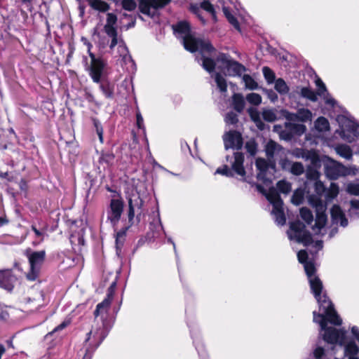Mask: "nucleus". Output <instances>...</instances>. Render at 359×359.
<instances>
[{"mask_svg":"<svg viewBox=\"0 0 359 359\" xmlns=\"http://www.w3.org/2000/svg\"><path fill=\"white\" fill-rule=\"evenodd\" d=\"M297 257L299 262L304 264L311 292L313 294L319 304L320 310L323 312V315L330 323L335 325H340L342 323V320L336 312L333 304L327 297L325 292H323V286L322 281L316 274V269L314 264L311 261H307V252L304 250L299 251Z\"/></svg>","mask_w":359,"mask_h":359,"instance_id":"1","label":"nucleus"},{"mask_svg":"<svg viewBox=\"0 0 359 359\" xmlns=\"http://www.w3.org/2000/svg\"><path fill=\"white\" fill-rule=\"evenodd\" d=\"M173 29L178 38L182 39V42L186 50L190 52L198 51L201 57H197L198 62L201 61V65L209 73H212L215 66L213 60L209 58V55H212L215 52V48L208 40L201 38H196L191 34L189 25L186 22H180L173 26Z\"/></svg>","mask_w":359,"mask_h":359,"instance_id":"2","label":"nucleus"},{"mask_svg":"<svg viewBox=\"0 0 359 359\" xmlns=\"http://www.w3.org/2000/svg\"><path fill=\"white\" fill-rule=\"evenodd\" d=\"M115 286L116 283H113L109 288L107 297L96 306L94 311L95 318L97 320L100 317L101 325L93 327L92 330L87 334L85 342L88 344L89 346L86 348L83 359H91L93 353L100 345L109 332L107 318Z\"/></svg>","mask_w":359,"mask_h":359,"instance_id":"3","label":"nucleus"},{"mask_svg":"<svg viewBox=\"0 0 359 359\" xmlns=\"http://www.w3.org/2000/svg\"><path fill=\"white\" fill-rule=\"evenodd\" d=\"M117 16L113 13H108L107 14L106 23L104 25V32L106 34L111 38V43L109 48L113 50L116 46H118V50L120 56L122 57L123 60L126 63L128 62L134 65L131 56L129 55L128 48L122 39L121 36L118 35L116 27Z\"/></svg>","mask_w":359,"mask_h":359,"instance_id":"4","label":"nucleus"},{"mask_svg":"<svg viewBox=\"0 0 359 359\" xmlns=\"http://www.w3.org/2000/svg\"><path fill=\"white\" fill-rule=\"evenodd\" d=\"M313 322L318 323L321 331H324L323 339L330 344H339L344 345L346 342V331L342 329L338 330L332 327H327V320L325 317L316 311L313 312Z\"/></svg>","mask_w":359,"mask_h":359,"instance_id":"5","label":"nucleus"},{"mask_svg":"<svg viewBox=\"0 0 359 359\" xmlns=\"http://www.w3.org/2000/svg\"><path fill=\"white\" fill-rule=\"evenodd\" d=\"M244 154L242 152L236 151L233 156H226V159L229 165H225L218 168L215 174H220L226 177H233L234 174L244 178L245 170L243 166Z\"/></svg>","mask_w":359,"mask_h":359,"instance_id":"6","label":"nucleus"},{"mask_svg":"<svg viewBox=\"0 0 359 359\" xmlns=\"http://www.w3.org/2000/svg\"><path fill=\"white\" fill-rule=\"evenodd\" d=\"M216 51L212 53V55H209V58L216 55ZM213 60H215L213 59ZM217 68L223 72L226 76H241L245 71V67L235 60L231 59L230 56L225 53H219L216 56V62L214 61ZM215 68L214 69H215Z\"/></svg>","mask_w":359,"mask_h":359,"instance_id":"7","label":"nucleus"},{"mask_svg":"<svg viewBox=\"0 0 359 359\" xmlns=\"http://www.w3.org/2000/svg\"><path fill=\"white\" fill-rule=\"evenodd\" d=\"M23 255L27 258L29 265L26 278L28 280L34 281L39 277L42 265L46 259V251H34L28 248L25 250Z\"/></svg>","mask_w":359,"mask_h":359,"instance_id":"8","label":"nucleus"},{"mask_svg":"<svg viewBox=\"0 0 359 359\" xmlns=\"http://www.w3.org/2000/svg\"><path fill=\"white\" fill-rule=\"evenodd\" d=\"M287 235L290 240L308 246L313 243L311 234L306 229L304 224L299 221L292 222Z\"/></svg>","mask_w":359,"mask_h":359,"instance_id":"9","label":"nucleus"},{"mask_svg":"<svg viewBox=\"0 0 359 359\" xmlns=\"http://www.w3.org/2000/svg\"><path fill=\"white\" fill-rule=\"evenodd\" d=\"M267 200L273 205L271 213L274 215L275 222L278 225L283 226L286 222V218L283 211V202L279 194L275 188H271L265 194Z\"/></svg>","mask_w":359,"mask_h":359,"instance_id":"10","label":"nucleus"},{"mask_svg":"<svg viewBox=\"0 0 359 359\" xmlns=\"http://www.w3.org/2000/svg\"><path fill=\"white\" fill-rule=\"evenodd\" d=\"M90 65L87 67L86 69L93 82L100 83L101 79L105 72L107 63L102 58L96 57L93 53H90Z\"/></svg>","mask_w":359,"mask_h":359,"instance_id":"11","label":"nucleus"},{"mask_svg":"<svg viewBox=\"0 0 359 359\" xmlns=\"http://www.w3.org/2000/svg\"><path fill=\"white\" fill-rule=\"evenodd\" d=\"M310 204L316 208V217L315 226L313 229H318L316 233H319L320 230L324 228L327 222V215H325L326 205L322 199L317 197H311L310 198Z\"/></svg>","mask_w":359,"mask_h":359,"instance_id":"12","label":"nucleus"},{"mask_svg":"<svg viewBox=\"0 0 359 359\" xmlns=\"http://www.w3.org/2000/svg\"><path fill=\"white\" fill-rule=\"evenodd\" d=\"M170 0H140V11L150 17L154 18L158 15L159 9L164 8Z\"/></svg>","mask_w":359,"mask_h":359,"instance_id":"13","label":"nucleus"},{"mask_svg":"<svg viewBox=\"0 0 359 359\" xmlns=\"http://www.w3.org/2000/svg\"><path fill=\"white\" fill-rule=\"evenodd\" d=\"M326 176L331 180H336L348 174V170L341 163L332 159H328L324 165Z\"/></svg>","mask_w":359,"mask_h":359,"instance_id":"14","label":"nucleus"},{"mask_svg":"<svg viewBox=\"0 0 359 359\" xmlns=\"http://www.w3.org/2000/svg\"><path fill=\"white\" fill-rule=\"evenodd\" d=\"M128 220L133 223L135 215L137 214V219H140V216L143 214L142 205L143 201L138 193L132 194L128 197Z\"/></svg>","mask_w":359,"mask_h":359,"instance_id":"15","label":"nucleus"},{"mask_svg":"<svg viewBox=\"0 0 359 359\" xmlns=\"http://www.w3.org/2000/svg\"><path fill=\"white\" fill-rule=\"evenodd\" d=\"M123 210V202L121 199H111L107 211V219L115 226L121 219Z\"/></svg>","mask_w":359,"mask_h":359,"instance_id":"16","label":"nucleus"},{"mask_svg":"<svg viewBox=\"0 0 359 359\" xmlns=\"http://www.w3.org/2000/svg\"><path fill=\"white\" fill-rule=\"evenodd\" d=\"M265 151L269 161L273 165H275L276 161H282V157L285 156L284 149L272 140L266 144Z\"/></svg>","mask_w":359,"mask_h":359,"instance_id":"17","label":"nucleus"},{"mask_svg":"<svg viewBox=\"0 0 359 359\" xmlns=\"http://www.w3.org/2000/svg\"><path fill=\"white\" fill-rule=\"evenodd\" d=\"M339 121L341 128V136L344 139L349 142L353 141V138L346 137V132L352 133L353 136H359V124L358 123L345 116L340 117Z\"/></svg>","mask_w":359,"mask_h":359,"instance_id":"18","label":"nucleus"},{"mask_svg":"<svg viewBox=\"0 0 359 359\" xmlns=\"http://www.w3.org/2000/svg\"><path fill=\"white\" fill-rule=\"evenodd\" d=\"M224 148L240 149L243 147V138L241 134L236 130H230L223 136Z\"/></svg>","mask_w":359,"mask_h":359,"instance_id":"19","label":"nucleus"},{"mask_svg":"<svg viewBox=\"0 0 359 359\" xmlns=\"http://www.w3.org/2000/svg\"><path fill=\"white\" fill-rule=\"evenodd\" d=\"M17 281L18 278L11 270H0V287L11 292Z\"/></svg>","mask_w":359,"mask_h":359,"instance_id":"20","label":"nucleus"},{"mask_svg":"<svg viewBox=\"0 0 359 359\" xmlns=\"http://www.w3.org/2000/svg\"><path fill=\"white\" fill-rule=\"evenodd\" d=\"M331 219L333 224H339L340 226L346 227L348 225V219L345 217L344 212L337 205L332 206L330 210Z\"/></svg>","mask_w":359,"mask_h":359,"instance_id":"21","label":"nucleus"},{"mask_svg":"<svg viewBox=\"0 0 359 359\" xmlns=\"http://www.w3.org/2000/svg\"><path fill=\"white\" fill-rule=\"evenodd\" d=\"M316 85L318 88L316 95L323 97L326 104H330L333 107L336 102L333 98L330 97V95L328 93L327 88L323 81L318 78L316 80Z\"/></svg>","mask_w":359,"mask_h":359,"instance_id":"22","label":"nucleus"},{"mask_svg":"<svg viewBox=\"0 0 359 359\" xmlns=\"http://www.w3.org/2000/svg\"><path fill=\"white\" fill-rule=\"evenodd\" d=\"M282 167L284 169L289 168L290 172L294 175H301L304 172V167L300 162H291L287 160L282 161Z\"/></svg>","mask_w":359,"mask_h":359,"instance_id":"23","label":"nucleus"},{"mask_svg":"<svg viewBox=\"0 0 359 359\" xmlns=\"http://www.w3.org/2000/svg\"><path fill=\"white\" fill-rule=\"evenodd\" d=\"M27 304H32V310L37 311L44 305V294L42 291L37 292L33 298L28 297L25 299Z\"/></svg>","mask_w":359,"mask_h":359,"instance_id":"24","label":"nucleus"},{"mask_svg":"<svg viewBox=\"0 0 359 359\" xmlns=\"http://www.w3.org/2000/svg\"><path fill=\"white\" fill-rule=\"evenodd\" d=\"M269 164L267 161L263 158H257L256 160V167L259 170L257 177L258 180L266 182L269 179L266 177V171L268 169Z\"/></svg>","mask_w":359,"mask_h":359,"instance_id":"25","label":"nucleus"},{"mask_svg":"<svg viewBox=\"0 0 359 359\" xmlns=\"http://www.w3.org/2000/svg\"><path fill=\"white\" fill-rule=\"evenodd\" d=\"M285 126L290 129L294 136H301L306 130V126L301 123L285 122Z\"/></svg>","mask_w":359,"mask_h":359,"instance_id":"26","label":"nucleus"},{"mask_svg":"<svg viewBox=\"0 0 359 359\" xmlns=\"http://www.w3.org/2000/svg\"><path fill=\"white\" fill-rule=\"evenodd\" d=\"M115 160L114 154L111 151L102 152L99 158L98 162L104 167L113 165Z\"/></svg>","mask_w":359,"mask_h":359,"instance_id":"27","label":"nucleus"},{"mask_svg":"<svg viewBox=\"0 0 359 359\" xmlns=\"http://www.w3.org/2000/svg\"><path fill=\"white\" fill-rule=\"evenodd\" d=\"M100 83V89L104 94L106 98L110 99L114 96V85L110 82L105 81Z\"/></svg>","mask_w":359,"mask_h":359,"instance_id":"28","label":"nucleus"},{"mask_svg":"<svg viewBox=\"0 0 359 359\" xmlns=\"http://www.w3.org/2000/svg\"><path fill=\"white\" fill-rule=\"evenodd\" d=\"M89 4L94 10L102 13L107 12L110 8L109 4L102 0H90Z\"/></svg>","mask_w":359,"mask_h":359,"instance_id":"29","label":"nucleus"},{"mask_svg":"<svg viewBox=\"0 0 359 359\" xmlns=\"http://www.w3.org/2000/svg\"><path fill=\"white\" fill-rule=\"evenodd\" d=\"M298 93L301 97L306 98L312 102H316L318 100L316 93L310 87L300 88Z\"/></svg>","mask_w":359,"mask_h":359,"instance_id":"30","label":"nucleus"},{"mask_svg":"<svg viewBox=\"0 0 359 359\" xmlns=\"http://www.w3.org/2000/svg\"><path fill=\"white\" fill-rule=\"evenodd\" d=\"M306 176L308 181H309L311 182H315L316 181H318V178L320 177V173L316 168H314L313 167H309L306 170ZM309 182H305V188H307V187L309 186Z\"/></svg>","mask_w":359,"mask_h":359,"instance_id":"31","label":"nucleus"},{"mask_svg":"<svg viewBox=\"0 0 359 359\" xmlns=\"http://www.w3.org/2000/svg\"><path fill=\"white\" fill-rule=\"evenodd\" d=\"M233 108L238 112H241L245 107V100L242 95L236 93L233 95Z\"/></svg>","mask_w":359,"mask_h":359,"instance_id":"32","label":"nucleus"},{"mask_svg":"<svg viewBox=\"0 0 359 359\" xmlns=\"http://www.w3.org/2000/svg\"><path fill=\"white\" fill-rule=\"evenodd\" d=\"M337 153L341 157L349 160L352 158L353 153L351 148L345 144L339 145L336 147Z\"/></svg>","mask_w":359,"mask_h":359,"instance_id":"33","label":"nucleus"},{"mask_svg":"<svg viewBox=\"0 0 359 359\" xmlns=\"http://www.w3.org/2000/svg\"><path fill=\"white\" fill-rule=\"evenodd\" d=\"M315 128L320 132H325L328 130L330 128V123L328 120L323 116L318 118L315 121Z\"/></svg>","mask_w":359,"mask_h":359,"instance_id":"34","label":"nucleus"},{"mask_svg":"<svg viewBox=\"0 0 359 359\" xmlns=\"http://www.w3.org/2000/svg\"><path fill=\"white\" fill-rule=\"evenodd\" d=\"M297 113L299 121L301 122L311 121L312 119V113L308 109H305V108L299 109L297 111Z\"/></svg>","mask_w":359,"mask_h":359,"instance_id":"35","label":"nucleus"},{"mask_svg":"<svg viewBox=\"0 0 359 359\" xmlns=\"http://www.w3.org/2000/svg\"><path fill=\"white\" fill-rule=\"evenodd\" d=\"M339 194V187L337 184L332 182L330 188L326 191L325 199L327 201H330L334 199Z\"/></svg>","mask_w":359,"mask_h":359,"instance_id":"36","label":"nucleus"},{"mask_svg":"<svg viewBox=\"0 0 359 359\" xmlns=\"http://www.w3.org/2000/svg\"><path fill=\"white\" fill-rule=\"evenodd\" d=\"M313 187H314V190H315L316 195H311L309 197V202H310V198L311 197H317L319 199H321L320 198L321 196L325 192V187L321 181L318 180V181H316L315 182H313Z\"/></svg>","mask_w":359,"mask_h":359,"instance_id":"37","label":"nucleus"},{"mask_svg":"<svg viewBox=\"0 0 359 359\" xmlns=\"http://www.w3.org/2000/svg\"><path fill=\"white\" fill-rule=\"evenodd\" d=\"M215 76V81L217 83V86L219 90L222 93H225L227 90V85L226 79L223 76L220 74V73H216L214 74Z\"/></svg>","mask_w":359,"mask_h":359,"instance_id":"38","label":"nucleus"},{"mask_svg":"<svg viewBox=\"0 0 359 359\" xmlns=\"http://www.w3.org/2000/svg\"><path fill=\"white\" fill-rule=\"evenodd\" d=\"M275 89L280 94H287L289 92V87L283 79L276 81Z\"/></svg>","mask_w":359,"mask_h":359,"instance_id":"39","label":"nucleus"},{"mask_svg":"<svg viewBox=\"0 0 359 359\" xmlns=\"http://www.w3.org/2000/svg\"><path fill=\"white\" fill-rule=\"evenodd\" d=\"M262 117L264 120L268 122H273L276 120L277 116L273 109H265L262 111Z\"/></svg>","mask_w":359,"mask_h":359,"instance_id":"40","label":"nucleus"},{"mask_svg":"<svg viewBox=\"0 0 359 359\" xmlns=\"http://www.w3.org/2000/svg\"><path fill=\"white\" fill-rule=\"evenodd\" d=\"M300 216L308 224H310L313 220L312 212L306 208L300 209Z\"/></svg>","mask_w":359,"mask_h":359,"instance_id":"41","label":"nucleus"},{"mask_svg":"<svg viewBox=\"0 0 359 359\" xmlns=\"http://www.w3.org/2000/svg\"><path fill=\"white\" fill-rule=\"evenodd\" d=\"M122 8L128 11H133L137 8V3L135 0H120Z\"/></svg>","mask_w":359,"mask_h":359,"instance_id":"42","label":"nucleus"},{"mask_svg":"<svg viewBox=\"0 0 359 359\" xmlns=\"http://www.w3.org/2000/svg\"><path fill=\"white\" fill-rule=\"evenodd\" d=\"M223 12L228 21L238 30H240L239 23L237 19L230 13L227 8H223Z\"/></svg>","mask_w":359,"mask_h":359,"instance_id":"43","label":"nucleus"},{"mask_svg":"<svg viewBox=\"0 0 359 359\" xmlns=\"http://www.w3.org/2000/svg\"><path fill=\"white\" fill-rule=\"evenodd\" d=\"M278 190L283 194H288L291 191V184L285 181L281 180L277 183Z\"/></svg>","mask_w":359,"mask_h":359,"instance_id":"44","label":"nucleus"},{"mask_svg":"<svg viewBox=\"0 0 359 359\" xmlns=\"http://www.w3.org/2000/svg\"><path fill=\"white\" fill-rule=\"evenodd\" d=\"M246 100L249 103L253 105H259L262 102V97L259 94L255 93H249L246 96Z\"/></svg>","mask_w":359,"mask_h":359,"instance_id":"45","label":"nucleus"},{"mask_svg":"<svg viewBox=\"0 0 359 359\" xmlns=\"http://www.w3.org/2000/svg\"><path fill=\"white\" fill-rule=\"evenodd\" d=\"M311 358V359H327L325 351L322 347L316 348Z\"/></svg>","mask_w":359,"mask_h":359,"instance_id":"46","label":"nucleus"},{"mask_svg":"<svg viewBox=\"0 0 359 359\" xmlns=\"http://www.w3.org/2000/svg\"><path fill=\"white\" fill-rule=\"evenodd\" d=\"M262 72L264 76V78L266 79L269 83H272L274 82L275 74L269 67H264L262 69Z\"/></svg>","mask_w":359,"mask_h":359,"instance_id":"47","label":"nucleus"},{"mask_svg":"<svg viewBox=\"0 0 359 359\" xmlns=\"http://www.w3.org/2000/svg\"><path fill=\"white\" fill-rule=\"evenodd\" d=\"M243 80L245 83L246 88L249 89L254 90L256 89L258 86L257 83L250 75L245 74L243 77Z\"/></svg>","mask_w":359,"mask_h":359,"instance_id":"48","label":"nucleus"},{"mask_svg":"<svg viewBox=\"0 0 359 359\" xmlns=\"http://www.w3.org/2000/svg\"><path fill=\"white\" fill-rule=\"evenodd\" d=\"M346 191L352 195H359V184L355 182L348 183L346 186Z\"/></svg>","mask_w":359,"mask_h":359,"instance_id":"49","label":"nucleus"},{"mask_svg":"<svg viewBox=\"0 0 359 359\" xmlns=\"http://www.w3.org/2000/svg\"><path fill=\"white\" fill-rule=\"evenodd\" d=\"M245 149L246 151L252 156H254L257 153V145L256 142L253 140H250L245 144Z\"/></svg>","mask_w":359,"mask_h":359,"instance_id":"50","label":"nucleus"},{"mask_svg":"<svg viewBox=\"0 0 359 359\" xmlns=\"http://www.w3.org/2000/svg\"><path fill=\"white\" fill-rule=\"evenodd\" d=\"M201 8L210 13L214 19L216 18L214 7L209 1H203L201 2Z\"/></svg>","mask_w":359,"mask_h":359,"instance_id":"51","label":"nucleus"},{"mask_svg":"<svg viewBox=\"0 0 359 359\" xmlns=\"http://www.w3.org/2000/svg\"><path fill=\"white\" fill-rule=\"evenodd\" d=\"M93 124H94V126L96 129V133L99 137V140L100 141L101 143H103V128H102V126H101L100 121L96 119V118H93Z\"/></svg>","mask_w":359,"mask_h":359,"instance_id":"52","label":"nucleus"},{"mask_svg":"<svg viewBox=\"0 0 359 359\" xmlns=\"http://www.w3.org/2000/svg\"><path fill=\"white\" fill-rule=\"evenodd\" d=\"M294 137L290 129L285 126V129L280 133V137L285 141H291Z\"/></svg>","mask_w":359,"mask_h":359,"instance_id":"53","label":"nucleus"},{"mask_svg":"<svg viewBox=\"0 0 359 359\" xmlns=\"http://www.w3.org/2000/svg\"><path fill=\"white\" fill-rule=\"evenodd\" d=\"M291 201L294 205H299L300 203H302L303 201V194L302 191H294L291 198Z\"/></svg>","mask_w":359,"mask_h":359,"instance_id":"54","label":"nucleus"},{"mask_svg":"<svg viewBox=\"0 0 359 359\" xmlns=\"http://www.w3.org/2000/svg\"><path fill=\"white\" fill-rule=\"evenodd\" d=\"M225 121L229 124H235L238 122V117L236 114L233 111H230L226 114Z\"/></svg>","mask_w":359,"mask_h":359,"instance_id":"55","label":"nucleus"},{"mask_svg":"<svg viewBox=\"0 0 359 359\" xmlns=\"http://www.w3.org/2000/svg\"><path fill=\"white\" fill-rule=\"evenodd\" d=\"M125 232H118L116 237V245L117 251L123 245L124 241Z\"/></svg>","mask_w":359,"mask_h":359,"instance_id":"56","label":"nucleus"},{"mask_svg":"<svg viewBox=\"0 0 359 359\" xmlns=\"http://www.w3.org/2000/svg\"><path fill=\"white\" fill-rule=\"evenodd\" d=\"M285 118L287 120V122L295 123L296 121H299L297 112H286V114H285Z\"/></svg>","mask_w":359,"mask_h":359,"instance_id":"57","label":"nucleus"},{"mask_svg":"<svg viewBox=\"0 0 359 359\" xmlns=\"http://www.w3.org/2000/svg\"><path fill=\"white\" fill-rule=\"evenodd\" d=\"M191 11L198 17V18L200 19V20L201 21V22L203 25L205 24V20L201 16V10H200V8L198 6H196V5H191Z\"/></svg>","mask_w":359,"mask_h":359,"instance_id":"58","label":"nucleus"},{"mask_svg":"<svg viewBox=\"0 0 359 359\" xmlns=\"http://www.w3.org/2000/svg\"><path fill=\"white\" fill-rule=\"evenodd\" d=\"M32 230L34 231L36 237L40 238V242L43 241V238L46 235V231L44 230L43 231L39 230L34 225H32Z\"/></svg>","mask_w":359,"mask_h":359,"instance_id":"59","label":"nucleus"},{"mask_svg":"<svg viewBox=\"0 0 359 359\" xmlns=\"http://www.w3.org/2000/svg\"><path fill=\"white\" fill-rule=\"evenodd\" d=\"M136 118H137V126L139 128L142 129L144 131L145 128H144V120H143V118L140 111L137 112Z\"/></svg>","mask_w":359,"mask_h":359,"instance_id":"60","label":"nucleus"},{"mask_svg":"<svg viewBox=\"0 0 359 359\" xmlns=\"http://www.w3.org/2000/svg\"><path fill=\"white\" fill-rule=\"evenodd\" d=\"M76 241L78 242V245H84V239H83V238L82 236L76 237L75 236H72L71 238H70V241H71L72 245L75 244Z\"/></svg>","mask_w":359,"mask_h":359,"instance_id":"61","label":"nucleus"},{"mask_svg":"<svg viewBox=\"0 0 359 359\" xmlns=\"http://www.w3.org/2000/svg\"><path fill=\"white\" fill-rule=\"evenodd\" d=\"M351 207L348 210L349 212H353L354 210H359V200H351L350 201Z\"/></svg>","mask_w":359,"mask_h":359,"instance_id":"62","label":"nucleus"},{"mask_svg":"<svg viewBox=\"0 0 359 359\" xmlns=\"http://www.w3.org/2000/svg\"><path fill=\"white\" fill-rule=\"evenodd\" d=\"M194 343L196 346V348L199 354V355L201 357H205V353L203 350V344H201L200 343H196V341L195 340H194Z\"/></svg>","mask_w":359,"mask_h":359,"instance_id":"63","label":"nucleus"},{"mask_svg":"<svg viewBox=\"0 0 359 359\" xmlns=\"http://www.w3.org/2000/svg\"><path fill=\"white\" fill-rule=\"evenodd\" d=\"M69 324V321H64L62 322V323H60L59 325H57L54 330H53V332H57V331H59V330H63L64 328H65Z\"/></svg>","mask_w":359,"mask_h":359,"instance_id":"64","label":"nucleus"}]
</instances>
